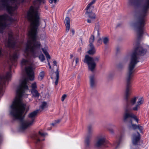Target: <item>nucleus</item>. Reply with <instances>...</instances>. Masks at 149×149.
Returning a JSON list of instances; mask_svg holds the SVG:
<instances>
[{"mask_svg":"<svg viewBox=\"0 0 149 149\" xmlns=\"http://www.w3.org/2000/svg\"><path fill=\"white\" fill-rule=\"evenodd\" d=\"M45 75L44 72L43 71L41 72L39 74V76L38 77V79L39 80H42L44 77Z\"/></svg>","mask_w":149,"mask_h":149,"instance_id":"nucleus-24","label":"nucleus"},{"mask_svg":"<svg viewBox=\"0 0 149 149\" xmlns=\"http://www.w3.org/2000/svg\"><path fill=\"white\" fill-rule=\"evenodd\" d=\"M90 83L91 88H94L96 86L97 81L94 75H92L90 76Z\"/></svg>","mask_w":149,"mask_h":149,"instance_id":"nucleus-16","label":"nucleus"},{"mask_svg":"<svg viewBox=\"0 0 149 149\" xmlns=\"http://www.w3.org/2000/svg\"><path fill=\"white\" fill-rule=\"evenodd\" d=\"M29 0H0V9L6 8L8 13L11 15L15 13L17 8V5L27 1ZM15 20L7 14L0 15V31L8 26V23H11Z\"/></svg>","mask_w":149,"mask_h":149,"instance_id":"nucleus-5","label":"nucleus"},{"mask_svg":"<svg viewBox=\"0 0 149 149\" xmlns=\"http://www.w3.org/2000/svg\"><path fill=\"white\" fill-rule=\"evenodd\" d=\"M109 131L111 134H113L114 133V130L112 129H109Z\"/></svg>","mask_w":149,"mask_h":149,"instance_id":"nucleus-35","label":"nucleus"},{"mask_svg":"<svg viewBox=\"0 0 149 149\" xmlns=\"http://www.w3.org/2000/svg\"><path fill=\"white\" fill-rule=\"evenodd\" d=\"M120 139H119V141L118 142H117L116 144V148H117L119 146V144H120Z\"/></svg>","mask_w":149,"mask_h":149,"instance_id":"nucleus-39","label":"nucleus"},{"mask_svg":"<svg viewBox=\"0 0 149 149\" xmlns=\"http://www.w3.org/2000/svg\"><path fill=\"white\" fill-rule=\"evenodd\" d=\"M50 3H56L57 0H49Z\"/></svg>","mask_w":149,"mask_h":149,"instance_id":"nucleus-37","label":"nucleus"},{"mask_svg":"<svg viewBox=\"0 0 149 149\" xmlns=\"http://www.w3.org/2000/svg\"><path fill=\"white\" fill-rule=\"evenodd\" d=\"M74 60H75L76 65H77L79 63V59L78 57H74V60H73V62L74 61Z\"/></svg>","mask_w":149,"mask_h":149,"instance_id":"nucleus-32","label":"nucleus"},{"mask_svg":"<svg viewBox=\"0 0 149 149\" xmlns=\"http://www.w3.org/2000/svg\"><path fill=\"white\" fill-rule=\"evenodd\" d=\"M130 122L132 126L131 127L134 129H137V125L134 124H132V122L131 120L130 121Z\"/></svg>","mask_w":149,"mask_h":149,"instance_id":"nucleus-31","label":"nucleus"},{"mask_svg":"<svg viewBox=\"0 0 149 149\" xmlns=\"http://www.w3.org/2000/svg\"><path fill=\"white\" fill-rule=\"evenodd\" d=\"M136 97H134L131 99L130 100V103L131 104L133 105L136 103Z\"/></svg>","mask_w":149,"mask_h":149,"instance_id":"nucleus-26","label":"nucleus"},{"mask_svg":"<svg viewBox=\"0 0 149 149\" xmlns=\"http://www.w3.org/2000/svg\"><path fill=\"white\" fill-rule=\"evenodd\" d=\"M105 137L104 136L99 137L95 143V146L96 147H100L105 142Z\"/></svg>","mask_w":149,"mask_h":149,"instance_id":"nucleus-14","label":"nucleus"},{"mask_svg":"<svg viewBox=\"0 0 149 149\" xmlns=\"http://www.w3.org/2000/svg\"><path fill=\"white\" fill-rule=\"evenodd\" d=\"M93 134V130L92 128L89 127L88 128V132L85 141L86 146H88L90 144V139L91 138Z\"/></svg>","mask_w":149,"mask_h":149,"instance_id":"nucleus-9","label":"nucleus"},{"mask_svg":"<svg viewBox=\"0 0 149 149\" xmlns=\"http://www.w3.org/2000/svg\"><path fill=\"white\" fill-rule=\"evenodd\" d=\"M86 10V14L89 18V19H88L87 20V22L88 23H91L93 22L95 18V15L93 12H90V11L92 10Z\"/></svg>","mask_w":149,"mask_h":149,"instance_id":"nucleus-12","label":"nucleus"},{"mask_svg":"<svg viewBox=\"0 0 149 149\" xmlns=\"http://www.w3.org/2000/svg\"><path fill=\"white\" fill-rule=\"evenodd\" d=\"M22 67L25 68V71L29 78H24L21 81L16 91L17 95L14 101L10 106V114L15 120H19L21 122L20 131L23 132L32 125L35 122L38 112L36 110L29 113L26 120H23V114L25 110L27 112L30 106L23 102L22 97L24 94L28 89V84L29 79L33 80L34 78L33 65L27 60L22 59L21 63Z\"/></svg>","mask_w":149,"mask_h":149,"instance_id":"nucleus-1","label":"nucleus"},{"mask_svg":"<svg viewBox=\"0 0 149 149\" xmlns=\"http://www.w3.org/2000/svg\"><path fill=\"white\" fill-rule=\"evenodd\" d=\"M96 0H92V1L87 6L86 8V10H92L94 8L93 4L94 3Z\"/></svg>","mask_w":149,"mask_h":149,"instance_id":"nucleus-19","label":"nucleus"},{"mask_svg":"<svg viewBox=\"0 0 149 149\" xmlns=\"http://www.w3.org/2000/svg\"><path fill=\"white\" fill-rule=\"evenodd\" d=\"M94 40V36L93 35H92L90 37L89 40L90 45L93 44L92 43L93 42Z\"/></svg>","mask_w":149,"mask_h":149,"instance_id":"nucleus-28","label":"nucleus"},{"mask_svg":"<svg viewBox=\"0 0 149 149\" xmlns=\"http://www.w3.org/2000/svg\"><path fill=\"white\" fill-rule=\"evenodd\" d=\"M136 104L132 108L134 111H137L139 108L140 106L143 104L144 102V98L142 97H136Z\"/></svg>","mask_w":149,"mask_h":149,"instance_id":"nucleus-11","label":"nucleus"},{"mask_svg":"<svg viewBox=\"0 0 149 149\" xmlns=\"http://www.w3.org/2000/svg\"><path fill=\"white\" fill-rule=\"evenodd\" d=\"M95 32H96L97 33V37H99L100 35V28L99 26L98 25H96L95 29Z\"/></svg>","mask_w":149,"mask_h":149,"instance_id":"nucleus-20","label":"nucleus"},{"mask_svg":"<svg viewBox=\"0 0 149 149\" xmlns=\"http://www.w3.org/2000/svg\"><path fill=\"white\" fill-rule=\"evenodd\" d=\"M73 55H72V54L70 55V59L72 58L73 57Z\"/></svg>","mask_w":149,"mask_h":149,"instance_id":"nucleus-44","label":"nucleus"},{"mask_svg":"<svg viewBox=\"0 0 149 149\" xmlns=\"http://www.w3.org/2000/svg\"><path fill=\"white\" fill-rule=\"evenodd\" d=\"M71 31L72 33V36H73L74 35L75 33V31L73 29H72L71 30Z\"/></svg>","mask_w":149,"mask_h":149,"instance_id":"nucleus-41","label":"nucleus"},{"mask_svg":"<svg viewBox=\"0 0 149 149\" xmlns=\"http://www.w3.org/2000/svg\"><path fill=\"white\" fill-rule=\"evenodd\" d=\"M47 103L45 102H43L42 103V104L40 106V107L42 110H43L44 109L47 108Z\"/></svg>","mask_w":149,"mask_h":149,"instance_id":"nucleus-27","label":"nucleus"},{"mask_svg":"<svg viewBox=\"0 0 149 149\" xmlns=\"http://www.w3.org/2000/svg\"><path fill=\"white\" fill-rule=\"evenodd\" d=\"M31 91L33 96L34 97H38L40 95V93L36 90H31Z\"/></svg>","mask_w":149,"mask_h":149,"instance_id":"nucleus-21","label":"nucleus"},{"mask_svg":"<svg viewBox=\"0 0 149 149\" xmlns=\"http://www.w3.org/2000/svg\"><path fill=\"white\" fill-rule=\"evenodd\" d=\"M129 118H133L137 123L139 121L138 118L135 114L131 112L128 111L126 109L124 116V120L125 121H127Z\"/></svg>","mask_w":149,"mask_h":149,"instance_id":"nucleus-8","label":"nucleus"},{"mask_svg":"<svg viewBox=\"0 0 149 149\" xmlns=\"http://www.w3.org/2000/svg\"><path fill=\"white\" fill-rule=\"evenodd\" d=\"M137 129H138L141 132L143 129L142 127L139 125H137Z\"/></svg>","mask_w":149,"mask_h":149,"instance_id":"nucleus-34","label":"nucleus"},{"mask_svg":"<svg viewBox=\"0 0 149 149\" xmlns=\"http://www.w3.org/2000/svg\"><path fill=\"white\" fill-rule=\"evenodd\" d=\"M99 56L93 58L88 55H86L83 62L87 64L88 70L93 72L96 67V62L99 61Z\"/></svg>","mask_w":149,"mask_h":149,"instance_id":"nucleus-6","label":"nucleus"},{"mask_svg":"<svg viewBox=\"0 0 149 149\" xmlns=\"http://www.w3.org/2000/svg\"><path fill=\"white\" fill-rule=\"evenodd\" d=\"M48 59L49 58H47V60L48 61V65L49 66V68L51 69V67L50 65V63Z\"/></svg>","mask_w":149,"mask_h":149,"instance_id":"nucleus-40","label":"nucleus"},{"mask_svg":"<svg viewBox=\"0 0 149 149\" xmlns=\"http://www.w3.org/2000/svg\"><path fill=\"white\" fill-rule=\"evenodd\" d=\"M127 4L129 6H134L138 10L142 16L136 17L134 20L129 23L130 26L134 29L140 37L143 33L145 20L143 17L146 15L149 9V0H145L141 4L140 0H128Z\"/></svg>","mask_w":149,"mask_h":149,"instance_id":"nucleus-3","label":"nucleus"},{"mask_svg":"<svg viewBox=\"0 0 149 149\" xmlns=\"http://www.w3.org/2000/svg\"><path fill=\"white\" fill-rule=\"evenodd\" d=\"M64 23L66 27V31L68 32L69 31L70 26V19L69 17H66L65 18Z\"/></svg>","mask_w":149,"mask_h":149,"instance_id":"nucleus-17","label":"nucleus"},{"mask_svg":"<svg viewBox=\"0 0 149 149\" xmlns=\"http://www.w3.org/2000/svg\"><path fill=\"white\" fill-rule=\"evenodd\" d=\"M40 27L42 28H44L46 26V24L45 21H42L41 22L40 24Z\"/></svg>","mask_w":149,"mask_h":149,"instance_id":"nucleus-30","label":"nucleus"},{"mask_svg":"<svg viewBox=\"0 0 149 149\" xmlns=\"http://www.w3.org/2000/svg\"><path fill=\"white\" fill-rule=\"evenodd\" d=\"M47 134L45 133L42 132V130H41L38 132V134H36L34 135V138L36 140V142L37 143L38 142L44 140V139H41V137H44L45 136L47 135Z\"/></svg>","mask_w":149,"mask_h":149,"instance_id":"nucleus-10","label":"nucleus"},{"mask_svg":"<svg viewBox=\"0 0 149 149\" xmlns=\"http://www.w3.org/2000/svg\"><path fill=\"white\" fill-rule=\"evenodd\" d=\"M66 96H67V95L65 94H64L62 96V98H61V100L62 101H63L64 100V99L66 97Z\"/></svg>","mask_w":149,"mask_h":149,"instance_id":"nucleus-36","label":"nucleus"},{"mask_svg":"<svg viewBox=\"0 0 149 149\" xmlns=\"http://www.w3.org/2000/svg\"><path fill=\"white\" fill-rule=\"evenodd\" d=\"M102 40L100 38H99L98 39L97 41V43L99 44V45L102 44Z\"/></svg>","mask_w":149,"mask_h":149,"instance_id":"nucleus-33","label":"nucleus"},{"mask_svg":"<svg viewBox=\"0 0 149 149\" xmlns=\"http://www.w3.org/2000/svg\"><path fill=\"white\" fill-rule=\"evenodd\" d=\"M102 39L103 42L105 45H107L109 43V39L108 37H103Z\"/></svg>","mask_w":149,"mask_h":149,"instance_id":"nucleus-23","label":"nucleus"},{"mask_svg":"<svg viewBox=\"0 0 149 149\" xmlns=\"http://www.w3.org/2000/svg\"><path fill=\"white\" fill-rule=\"evenodd\" d=\"M8 36V40L5 42L6 45L9 47L14 48L16 46V42L13 37L12 32H10L9 33Z\"/></svg>","mask_w":149,"mask_h":149,"instance_id":"nucleus-7","label":"nucleus"},{"mask_svg":"<svg viewBox=\"0 0 149 149\" xmlns=\"http://www.w3.org/2000/svg\"><path fill=\"white\" fill-rule=\"evenodd\" d=\"M140 139V134L138 132H136L133 134L132 141L134 145H136Z\"/></svg>","mask_w":149,"mask_h":149,"instance_id":"nucleus-15","label":"nucleus"},{"mask_svg":"<svg viewBox=\"0 0 149 149\" xmlns=\"http://www.w3.org/2000/svg\"><path fill=\"white\" fill-rule=\"evenodd\" d=\"M53 65H56V61H54L53 62Z\"/></svg>","mask_w":149,"mask_h":149,"instance_id":"nucleus-42","label":"nucleus"},{"mask_svg":"<svg viewBox=\"0 0 149 149\" xmlns=\"http://www.w3.org/2000/svg\"><path fill=\"white\" fill-rule=\"evenodd\" d=\"M55 73L56 75V79L55 82V84L56 85H57L58 84V81L59 79V72L58 70L57 69L56 71L55 72Z\"/></svg>","mask_w":149,"mask_h":149,"instance_id":"nucleus-25","label":"nucleus"},{"mask_svg":"<svg viewBox=\"0 0 149 149\" xmlns=\"http://www.w3.org/2000/svg\"><path fill=\"white\" fill-rule=\"evenodd\" d=\"M52 125H54V123H52Z\"/></svg>","mask_w":149,"mask_h":149,"instance_id":"nucleus-46","label":"nucleus"},{"mask_svg":"<svg viewBox=\"0 0 149 149\" xmlns=\"http://www.w3.org/2000/svg\"><path fill=\"white\" fill-rule=\"evenodd\" d=\"M2 138V134L0 133V142L1 141Z\"/></svg>","mask_w":149,"mask_h":149,"instance_id":"nucleus-43","label":"nucleus"},{"mask_svg":"<svg viewBox=\"0 0 149 149\" xmlns=\"http://www.w3.org/2000/svg\"><path fill=\"white\" fill-rule=\"evenodd\" d=\"M89 48L88 51V53L90 55H93L96 52L95 48L93 44L89 45Z\"/></svg>","mask_w":149,"mask_h":149,"instance_id":"nucleus-18","label":"nucleus"},{"mask_svg":"<svg viewBox=\"0 0 149 149\" xmlns=\"http://www.w3.org/2000/svg\"><path fill=\"white\" fill-rule=\"evenodd\" d=\"M45 3L44 0H35L27 13V17L30 22L28 33L29 39L26 44L24 55L26 58L30 56L36 57L38 56L41 61L45 60L43 55L40 50L41 47L40 42L37 40L38 27L39 24L38 6L40 3Z\"/></svg>","mask_w":149,"mask_h":149,"instance_id":"nucleus-2","label":"nucleus"},{"mask_svg":"<svg viewBox=\"0 0 149 149\" xmlns=\"http://www.w3.org/2000/svg\"><path fill=\"white\" fill-rule=\"evenodd\" d=\"M52 28L53 29V30L54 31H56L57 30V27L56 25H54L53 26Z\"/></svg>","mask_w":149,"mask_h":149,"instance_id":"nucleus-38","label":"nucleus"},{"mask_svg":"<svg viewBox=\"0 0 149 149\" xmlns=\"http://www.w3.org/2000/svg\"><path fill=\"white\" fill-rule=\"evenodd\" d=\"M113 126H114V127H115V125H113Z\"/></svg>","mask_w":149,"mask_h":149,"instance_id":"nucleus-48","label":"nucleus"},{"mask_svg":"<svg viewBox=\"0 0 149 149\" xmlns=\"http://www.w3.org/2000/svg\"><path fill=\"white\" fill-rule=\"evenodd\" d=\"M42 50L43 52L45 54V55L46 57L47 58H49V59H50V57L48 54V52H47V48H42Z\"/></svg>","mask_w":149,"mask_h":149,"instance_id":"nucleus-22","label":"nucleus"},{"mask_svg":"<svg viewBox=\"0 0 149 149\" xmlns=\"http://www.w3.org/2000/svg\"><path fill=\"white\" fill-rule=\"evenodd\" d=\"M31 87L32 88L31 90H36V89L37 88L36 83V82H34L32 84Z\"/></svg>","mask_w":149,"mask_h":149,"instance_id":"nucleus-29","label":"nucleus"},{"mask_svg":"<svg viewBox=\"0 0 149 149\" xmlns=\"http://www.w3.org/2000/svg\"><path fill=\"white\" fill-rule=\"evenodd\" d=\"M78 51L79 52H81V48H79V49H78Z\"/></svg>","mask_w":149,"mask_h":149,"instance_id":"nucleus-45","label":"nucleus"},{"mask_svg":"<svg viewBox=\"0 0 149 149\" xmlns=\"http://www.w3.org/2000/svg\"><path fill=\"white\" fill-rule=\"evenodd\" d=\"M127 59V57H125V59L126 60Z\"/></svg>","mask_w":149,"mask_h":149,"instance_id":"nucleus-47","label":"nucleus"},{"mask_svg":"<svg viewBox=\"0 0 149 149\" xmlns=\"http://www.w3.org/2000/svg\"><path fill=\"white\" fill-rule=\"evenodd\" d=\"M19 55V53L18 50L15 51L13 53L10 55L9 59L12 63L17 61Z\"/></svg>","mask_w":149,"mask_h":149,"instance_id":"nucleus-13","label":"nucleus"},{"mask_svg":"<svg viewBox=\"0 0 149 149\" xmlns=\"http://www.w3.org/2000/svg\"><path fill=\"white\" fill-rule=\"evenodd\" d=\"M146 52V49L140 46L138 47L131 55L130 61L126 76L127 85L124 98L127 101L130 93V81L134 75L135 71L134 68L136 65L139 61V55H143L145 54Z\"/></svg>","mask_w":149,"mask_h":149,"instance_id":"nucleus-4","label":"nucleus"}]
</instances>
